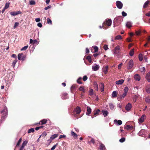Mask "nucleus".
Here are the masks:
<instances>
[{
  "instance_id": "nucleus-51",
  "label": "nucleus",
  "mask_w": 150,
  "mask_h": 150,
  "mask_svg": "<svg viewBox=\"0 0 150 150\" xmlns=\"http://www.w3.org/2000/svg\"><path fill=\"white\" fill-rule=\"evenodd\" d=\"M135 34L137 35H140L141 33L140 30L137 31L136 30L135 31Z\"/></svg>"
},
{
  "instance_id": "nucleus-25",
  "label": "nucleus",
  "mask_w": 150,
  "mask_h": 150,
  "mask_svg": "<svg viewBox=\"0 0 150 150\" xmlns=\"http://www.w3.org/2000/svg\"><path fill=\"white\" fill-rule=\"evenodd\" d=\"M102 112L103 113V115L105 117L107 116L108 115V112L106 110H102Z\"/></svg>"
},
{
  "instance_id": "nucleus-28",
  "label": "nucleus",
  "mask_w": 150,
  "mask_h": 150,
  "mask_svg": "<svg viewBox=\"0 0 150 150\" xmlns=\"http://www.w3.org/2000/svg\"><path fill=\"white\" fill-rule=\"evenodd\" d=\"M78 87L77 85L76 84L73 85L71 88V91H73L75 88Z\"/></svg>"
},
{
  "instance_id": "nucleus-58",
  "label": "nucleus",
  "mask_w": 150,
  "mask_h": 150,
  "mask_svg": "<svg viewBox=\"0 0 150 150\" xmlns=\"http://www.w3.org/2000/svg\"><path fill=\"white\" fill-rule=\"evenodd\" d=\"M88 79V77L86 76H83V79L84 81H86Z\"/></svg>"
},
{
  "instance_id": "nucleus-9",
  "label": "nucleus",
  "mask_w": 150,
  "mask_h": 150,
  "mask_svg": "<svg viewBox=\"0 0 150 150\" xmlns=\"http://www.w3.org/2000/svg\"><path fill=\"white\" fill-rule=\"evenodd\" d=\"M91 108L90 107L87 106V111L86 112V114L88 115L89 116L91 113Z\"/></svg>"
},
{
  "instance_id": "nucleus-23",
  "label": "nucleus",
  "mask_w": 150,
  "mask_h": 150,
  "mask_svg": "<svg viewBox=\"0 0 150 150\" xmlns=\"http://www.w3.org/2000/svg\"><path fill=\"white\" fill-rule=\"evenodd\" d=\"M146 78L149 82H150V73H148L147 74Z\"/></svg>"
},
{
  "instance_id": "nucleus-62",
  "label": "nucleus",
  "mask_w": 150,
  "mask_h": 150,
  "mask_svg": "<svg viewBox=\"0 0 150 150\" xmlns=\"http://www.w3.org/2000/svg\"><path fill=\"white\" fill-rule=\"evenodd\" d=\"M122 15L123 16L125 17L127 16V14L126 13H125L124 11H123L122 12Z\"/></svg>"
},
{
  "instance_id": "nucleus-64",
  "label": "nucleus",
  "mask_w": 150,
  "mask_h": 150,
  "mask_svg": "<svg viewBox=\"0 0 150 150\" xmlns=\"http://www.w3.org/2000/svg\"><path fill=\"white\" fill-rule=\"evenodd\" d=\"M40 19L39 18H36L35 19V21L36 22H38L40 21Z\"/></svg>"
},
{
  "instance_id": "nucleus-35",
  "label": "nucleus",
  "mask_w": 150,
  "mask_h": 150,
  "mask_svg": "<svg viewBox=\"0 0 150 150\" xmlns=\"http://www.w3.org/2000/svg\"><path fill=\"white\" fill-rule=\"evenodd\" d=\"M86 59L88 60L89 63H91L92 62L91 57L90 56H87L86 57Z\"/></svg>"
},
{
  "instance_id": "nucleus-17",
  "label": "nucleus",
  "mask_w": 150,
  "mask_h": 150,
  "mask_svg": "<svg viewBox=\"0 0 150 150\" xmlns=\"http://www.w3.org/2000/svg\"><path fill=\"white\" fill-rule=\"evenodd\" d=\"M103 71L105 74H106L108 71V66H106L103 69Z\"/></svg>"
},
{
  "instance_id": "nucleus-19",
  "label": "nucleus",
  "mask_w": 150,
  "mask_h": 150,
  "mask_svg": "<svg viewBox=\"0 0 150 150\" xmlns=\"http://www.w3.org/2000/svg\"><path fill=\"white\" fill-rule=\"evenodd\" d=\"M150 2L149 1H147L144 3L143 7L144 8H145L148 6Z\"/></svg>"
},
{
  "instance_id": "nucleus-56",
  "label": "nucleus",
  "mask_w": 150,
  "mask_h": 150,
  "mask_svg": "<svg viewBox=\"0 0 150 150\" xmlns=\"http://www.w3.org/2000/svg\"><path fill=\"white\" fill-rule=\"evenodd\" d=\"M47 22L48 24H52V21L51 19L49 18L47 19Z\"/></svg>"
},
{
  "instance_id": "nucleus-1",
  "label": "nucleus",
  "mask_w": 150,
  "mask_h": 150,
  "mask_svg": "<svg viewBox=\"0 0 150 150\" xmlns=\"http://www.w3.org/2000/svg\"><path fill=\"white\" fill-rule=\"evenodd\" d=\"M26 56L23 53L19 54L18 55V58L19 60L24 61L26 58Z\"/></svg>"
},
{
  "instance_id": "nucleus-42",
  "label": "nucleus",
  "mask_w": 150,
  "mask_h": 150,
  "mask_svg": "<svg viewBox=\"0 0 150 150\" xmlns=\"http://www.w3.org/2000/svg\"><path fill=\"white\" fill-rule=\"evenodd\" d=\"M17 62V59H15L13 61L12 64V66L13 67V68L14 67L15 65Z\"/></svg>"
},
{
  "instance_id": "nucleus-20",
  "label": "nucleus",
  "mask_w": 150,
  "mask_h": 150,
  "mask_svg": "<svg viewBox=\"0 0 150 150\" xmlns=\"http://www.w3.org/2000/svg\"><path fill=\"white\" fill-rule=\"evenodd\" d=\"M71 135L72 136L74 137L75 139L77 138V135L74 132L71 131Z\"/></svg>"
},
{
  "instance_id": "nucleus-63",
  "label": "nucleus",
  "mask_w": 150,
  "mask_h": 150,
  "mask_svg": "<svg viewBox=\"0 0 150 150\" xmlns=\"http://www.w3.org/2000/svg\"><path fill=\"white\" fill-rule=\"evenodd\" d=\"M52 7V6L51 5H49L47 7H46L45 8V9L47 10L49 8H50Z\"/></svg>"
},
{
  "instance_id": "nucleus-53",
  "label": "nucleus",
  "mask_w": 150,
  "mask_h": 150,
  "mask_svg": "<svg viewBox=\"0 0 150 150\" xmlns=\"http://www.w3.org/2000/svg\"><path fill=\"white\" fill-rule=\"evenodd\" d=\"M28 45L25 46H24V47H23L22 48H21V51L25 50L28 48Z\"/></svg>"
},
{
  "instance_id": "nucleus-13",
  "label": "nucleus",
  "mask_w": 150,
  "mask_h": 150,
  "mask_svg": "<svg viewBox=\"0 0 150 150\" xmlns=\"http://www.w3.org/2000/svg\"><path fill=\"white\" fill-rule=\"evenodd\" d=\"M134 78L136 80L138 81H139L140 79V77L138 74H136L134 75Z\"/></svg>"
},
{
  "instance_id": "nucleus-21",
  "label": "nucleus",
  "mask_w": 150,
  "mask_h": 150,
  "mask_svg": "<svg viewBox=\"0 0 150 150\" xmlns=\"http://www.w3.org/2000/svg\"><path fill=\"white\" fill-rule=\"evenodd\" d=\"M93 87L95 89L96 91H98V88L97 83L96 82H94L93 83Z\"/></svg>"
},
{
  "instance_id": "nucleus-50",
  "label": "nucleus",
  "mask_w": 150,
  "mask_h": 150,
  "mask_svg": "<svg viewBox=\"0 0 150 150\" xmlns=\"http://www.w3.org/2000/svg\"><path fill=\"white\" fill-rule=\"evenodd\" d=\"M52 139L50 137V139L47 140V144L48 145H49L52 142Z\"/></svg>"
},
{
  "instance_id": "nucleus-6",
  "label": "nucleus",
  "mask_w": 150,
  "mask_h": 150,
  "mask_svg": "<svg viewBox=\"0 0 150 150\" xmlns=\"http://www.w3.org/2000/svg\"><path fill=\"white\" fill-rule=\"evenodd\" d=\"M21 13L20 11H18L17 12L12 11L10 12V14L12 16H14Z\"/></svg>"
},
{
  "instance_id": "nucleus-54",
  "label": "nucleus",
  "mask_w": 150,
  "mask_h": 150,
  "mask_svg": "<svg viewBox=\"0 0 150 150\" xmlns=\"http://www.w3.org/2000/svg\"><path fill=\"white\" fill-rule=\"evenodd\" d=\"M125 140V138H122L120 139L119 140V141L121 143L123 142Z\"/></svg>"
},
{
  "instance_id": "nucleus-14",
  "label": "nucleus",
  "mask_w": 150,
  "mask_h": 150,
  "mask_svg": "<svg viewBox=\"0 0 150 150\" xmlns=\"http://www.w3.org/2000/svg\"><path fill=\"white\" fill-rule=\"evenodd\" d=\"M124 81L122 79L116 81L115 83L117 85H121L123 83Z\"/></svg>"
},
{
  "instance_id": "nucleus-48",
  "label": "nucleus",
  "mask_w": 150,
  "mask_h": 150,
  "mask_svg": "<svg viewBox=\"0 0 150 150\" xmlns=\"http://www.w3.org/2000/svg\"><path fill=\"white\" fill-rule=\"evenodd\" d=\"M29 3L30 5H34L35 4V1L33 0H31L30 1Z\"/></svg>"
},
{
  "instance_id": "nucleus-46",
  "label": "nucleus",
  "mask_w": 150,
  "mask_h": 150,
  "mask_svg": "<svg viewBox=\"0 0 150 150\" xmlns=\"http://www.w3.org/2000/svg\"><path fill=\"white\" fill-rule=\"evenodd\" d=\"M145 101L146 103H150V98L149 97H146Z\"/></svg>"
},
{
  "instance_id": "nucleus-12",
  "label": "nucleus",
  "mask_w": 150,
  "mask_h": 150,
  "mask_svg": "<svg viewBox=\"0 0 150 150\" xmlns=\"http://www.w3.org/2000/svg\"><path fill=\"white\" fill-rule=\"evenodd\" d=\"M146 117V115H143L140 118L139 121L140 123L143 122L144 120Z\"/></svg>"
},
{
  "instance_id": "nucleus-61",
  "label": "nucleus",
  "mask_w": 150,
  "mask_h": 150,
  "mask_svg": "<svg viewBox=\"0 0 150 150\" xmlns=\"http://www.w3.org/2000/svg\"><path fill=\"white\" fill-rule=\"evenodd\" d=\"M140 70L142 72H144L145 71V69L144 67H143Z\"/></svg>"
},
{
  "instance_id": "nucleus-60",
  "label": "nucleus",
  "mask_w": 150,
  "mask_h": 150,
  "mask_svg": "<svg viewBox=\"0 0 150 150\" xmlns=\"http://www.w3.org/2000/svg\"><path fill=\"white\" fill-rule=\"evenodd\" d=\"M103 48L105 50H107L108 49V46L106 45H105L103 46Z\"/></svg>"
},
{
  "instance_id": "nucleus-11",
  "label": "nucleus",
  "mask_w": 150,
  "mask_h": 150,
  "mask_svg": "<svg viewBox=\"0 0 150 150\" xmlns=\"http://www.w3.org/2000/svg\"><path fill=\"white\" fill-rule=\"evenodd\" d=\"M100 87V90L102 92L104 91V86L103 83H101L99 85Z\"/></svg>"
},
{
  "instance_id": "nucleus-4",
  "label": "nucleus",
  "mask_w": 150,
  "mask_h": 150,
  "mask_svg": "<svg viewBox=\"0 0 150 150\" xmlns=\"http://www.w3.org/2000/svg\"><path fill=\"white\" fill-rule=\"evenodd\" d=\"M116 4L117 7L119 9H121L122 8L123 6V4L120 1H117L116 2Z\"/></svg>"
},
{
  "instance_id": "nucleus-37",
  "label": "nucleus",
  "mask_w": 150,
  "mask_h": 150,
  "mask_svg": "<svg viewBox=\"0 0 150 150\" xmlns=\"http://www.w3.org/2000/svg\"><path fill=\"white\" fill-rule=\"evenodd\" d=\"M46 135H47L46 132H44L40 136L39 138H40L41 137L44 138Z\"/></svg>"
},
{
  "instance_id": "nucleus-8",
  "label": "nucleus",
  "mask_w": 150,
  "mask_h": 150,
  "mask_svg": "<svg viewBox=\"0 0 150 150\" xmlns=\"http://www.w3.org/2000/svg\"><path fill=\"white\" fill-rule=\"evenodd\" d=\"M126 93H123L122 94V95H120L118 97L117 99L118 100H121L123 98H124L127 95Z\"/></svg>"
},
{
  "instance_id": "nucleus-47",
  "label": "nucleus",
  "mask_w": 150,
  "mask_h": 150,
  "mask_svg": "<svg viewBox=\"0 0 150 150\" xmlns=\"http://www.w3.org/2000/svg\"><path fill=\"white\" fill-rule=\"evenodd\" d=\"M122 39V38L121 36L120 35H118L115 37V39L116 40H118Z\"/></svg>"
},
{
  "instance_id": "nucleus-49",
  "label": "nucleus",
  "mask_w": 150,
  "mask_h": 150,
  "mask_svg": "<svg viewBox=\"0 0 150 150\" xmlns=\"http://www.w3.org/2000/svg\"><path fill=\"white\" fill-rule=\"evenodd\" d=\"M10 3H6L5 4L4 8H6V9L8 8L9 6Z\"/></svg>"
},
{
  "instance_id": "nucleus-3",
  "label": "nucleus",
  "mask_w": 150,
  "mask_h": 150,
  "mask_svg": "<svg viewBox=\"0 0 150 150\" xmlns=\"http://www.w3.org/2000/svg\"><path fill=\"white\" fill-rule=\"evenodd\" d=\"M105 26L107 28V26H110L112 23V20L110 19H106L105 20Z\"/></svg>"
},
{
  "instance_id": "nucleus-7",
  "label": "nucleus",
  "mask_w": 150,
  "mask_h": 150,
  "mask_svg": "<svg viewBox=\"0 0 150 150\" xmlns=\"http://www.w3.org/2000/svg\"><path fill=\"white\" fill-rule=\"evenodd\" d=\"M132 107V105L130 103H128L126 105L125 109L127 111H129L130 110Z\"/></svg>"
},
{
  "instance_id": "nucleus-52",
  "label": "nucleus",
  "mask_w": 150,
  "mask_h": 150,
  "mask_svg": "<svg viewBox=\"0 0 150 150\" xmlns=\"http://www.w3.org/2000/svg\"><path fill=\"white\" fill-rule=\"evenodd\" d=\"M28 142V141L26 140H25L23 142V143L22 144V145L23 146H25L26 145L27 143Z\"/></svg>"
},
{
  "instance_id": "nucleus-43",
  "label": "nucleus",
  "mask_w": 150,
  "mask_h": 150,
  "mask_svg": "<svg viewBox=\"0 0 150 150\" xmlns=\"http://www.w3.org/2000/svg\"><path fill=\"white\" fill-rule=\"evenodd\" d=\"M129 90V88L128 87L126 86L124 89V93H127Z\"/></svg>"
},
{
  "instance_id": "nucleus-38",
  "label": "nucleus",
  "mask_w": 150,
  "mask_h": 150,
  "mask_svg": "<svg viewBox=\"0 0 150 150\" xmlns=\"http://www.w3.org/2000/svg\"><path fill=\"white\" fill-rule=\"evenodd\" d=\"M92 47L93 48L94 50V52H96L98 51V48L97 46H93Z\"/></svg>"
},
{
  "instance_id": "nucleus-31",
  "label": "nucleus",
  "mask_w": 150,
  "mask_h": 150,
  "mask_svg": "<svg viewBox=\"0 0 150 150\" xmlns=\"http://www.w3.org/2000/svg\"><path fill=\"white\" fill-rule=\"evenodd\" d=\"M115 122H117L119 125H121L122 123V122L120 120H114Z\"/></svg>"
},
{
  "instance_id": "nucleus-15",
  "label": "nucleus",
  "mask_w": 150,
  "mask_h": 150,
  "mask_svg": "<svg viewBox=\"0 0 150 150\" xmlns=\"http://www.w3.org/2000/svg\"><path fill=\"white\" fill-rule=\"evenodd\" d=\"M99 66L98 65H96L95 66H93L92 68L93 70L96 71L99 69Z\"/></svg>"
},
{
  "instance_id": "nucleus-40",
  "label": "nucleus",
  "mask_w": 150,
  "mask_h": 150,
  "mask_svg": "<svg viewBox=\"0 0 150 150\" xmlns=\"http://www.w3.org/2000/svg\"><path fill=\"white\" fill-rule=\"evenodd\" d=\"M35 131L34 129L33 128H32L29 129L28 131V133H30L31 132H34Z\"/></svg>"
},
{
  "instance_id": "nucleus-29",
  "label": "nucleus",
  "mask_w": 150,
  "mask_h": 150,
  "mask_svg": "<svg viewBox=\"0 0 150 150\" xmlns=\"http://www.w3.org/2000/svg\"><path fill=\"white\" fill-rule=\"evenodd\" d=\"M82 78L81 77H80L77 80V83L79 84H82L83 83L81 82Z\"/></svg>"
},
{
  "instance_id": "nucleus-34",
  "label": "nucleus",
  "mask_w": 150,
  "mask_h": 150,
  "mask_svg": "<svg viewBox=\"0 0 150 150\" xmlns=\"http://www.w3.org/2000/svg\"><path fill=\"white\" fill-rule=\"evenodd\" d=\"M67 93H64L62 95V99H65L67 98Z\"/></svg>"
},
{
  "instance_id": "nucleus-39",
  "label": "nucleus",
  "mask_w": 150,
  "mask_h": 150,
  "mask_svg": "<svg viewBox=\"0 0 150 150\" xmlns=\"http://www.w3.org/2000/svg\"><path fill=\"white\" fill-rule=\"evenodd\" d=\"M126 26L127 27L130 28L132 26V24L130 22H127L126 23Z\"/></svg>"
},
{
  "instance_id": "nucleus-2",
  "label": "nucleus",
  "mask_w": 150,
  "mask_h": 150,
  "mask_svg": "<svg viewBox=\"0 0 150 150\" xmlns=\"http://www.w3.org/2000/svg\"><path fill=\"white\" fill-rule=\"evenodd\" d=\"M100 112V110L99 109H95L93 112V115L91 116L92 118H93L95 117L98 115Z\"/></svg>"
},
{
  "instance_id": "nucleus-5",
  "label": "nucleus",
  "mask_w": 150,
  "mask_h": 150,
  "mask_svg": "<svg viewBox=\"0 0 150 150\" xmlns=\"http://www.w3.org/2000/svg\"><path fill=\"white\" fill-rule=\"evenodd\" d=\"M133 66V62L132 60H130L128 64L127 68L128 69H131Z\"/></svg>"
},
{
  "instance_id": "nucleus-22",
  "label": "nucleus",
  "mask_w": 150,
  "mask_h": 150,
  "mask_svg": "<svg viewBox=\"0 0 150 150\" xmlns=\"http://www.w3.org/2000/svg\"><path fill=\"white\" fill-rule=\"evenodd\" d=\"M47 120L46 119H44L41 120L39 122V124H41L42 125L45 124L47 123Z\"/></svg>"
},
{
  "instance_id": "nucleus-32",
  "label": "nucleus",
  "mask_w": 150,
  "mask_h": 150,
  "mask_svg": "<svg viewBox=\"0 0 150 150\" xmlns=\"http://www.w3.org/2000/svg\"><path fill=\"white\" fill-rule=\"evenodd\" d=\"M58 136V134H54L52 135L50 137L52 139V140L54 139L55 138L57 137Z\"/></svg>"
},
{
  "instance_id": "nucleus-57",
  "label": "nucleus",
  "mask_w": 150,
  "mask_h": 150,
  "mask_svg": "<svg viewBox=\"0 0 150 150\" xmlns=\"http://www.w3.org/2000/svg\"><path fill=\"white\" fill-rule=\"evenodd\" d=\"M89 142L90 143H91V142L93 144H94L95 143L94 139H93L92 138H91V140Z\"/></svg>"
},
{
  "instance_id": "nucleus-55",
  "label": "nucleus",
  "mask_w": 150,
  "mask_h": 150,
  "mask_svg": "<svg viewBox=\"0 0 150 150\" xmlns=\"http://www.w3.org/2000/svg\"><path fill=\"white\" fill-rule=\"evenodd\" d=\"M19 23L18 22H16L15 23L14 26H13V28H16V27L19 25Z\"/></svg>"
},
{
  "instance_id": "nucleus-18",
  "label": "nucleus",
  "mask_w": 150,
  "mask_h": 150,
  "mask_svg": "<svg viewBox=\"0 0 150 150\" xmlns=\"http://www.w3.org/2000/svg\"><path fill=\"white\" fill-rule=\"evenodd\" d=\"M133 128V127L132 126H130L129 125H127L125 127V128L127 130L129 129H131Z\"/></svg>"
},
{
  "instance_id": "nucleus-36",
  "label": "nucleus",
  "mask_w": 150,
  "mask_h": 150,
  "mask_svg": "<svg viewBox=\"0 0 150 150\" xmlns=\"http://www.w3.org/2000/svg\"><path fill=\"white\" fill-rule=\"evenodd\" d=\"M134 49H133L132 50H131L129 52V55L131 56H132L134 55Z\"/></svg>"
},
{
  "instance_id": "nucleus-59",
  "label": "nucleus",
  "mask_w": 150,
  "mask_h": 150,
  "mask_svg": "<svg viewBox=\"0 0 150 150\" xmlns=\"http://www.w3.org/2000/svg\"><path fill=\"white\" fill-rule=\"evenodd\" d=\"M57 145L58 144H57L55 145H54L53 147H52V148L51 149V150H54V149Z\"/></svg>"
},
{
  "instance_id": "nucleus-26",
  "label": "nucleus",
  "mask_w": 150,
  "mask_h": 150,
  "mask_svg": "<svg viewBox=\"0 0 150 150\" xmlns=\"http://www.w3.org/2000/svg\"><path fill=\"white\" fill-rule=\"evenodd\" d=\"M79 91H82L84 93L85 92V89L83 86H80L79 88Z\"/></svg>"
},
{
  "instance_id": "nucleus-44",
  "label": "nucleus",
  "mask_w": 150,
  "mask_h": 150,
  "mask_svg": "<svg viewBox=\"0 0 150 150\" xmlns=\"http://www.w3.org/2000/svg\"><path fill=\"white\" fill-rule=\"evenodd\" d=\"M93 94V91L92 89H91L89 91V95L90 96H92Z\"/></svg>"
},
{
  "instance_id": "nucleus-10",
  "label": "nucleus",
  "mask_w": 150,
  "mask_h": 150,
  "mask_svg": "<svg viewBox=\"0 0 150 150\" xmlns=\"http://www.w3.org/2000/svg\"><path fill=\"white\" fill-rule=\"evenodd\" d=\"M120 50V46L118 45L114 49V53L115 54H117L119 52L118 51Z\"/></svg>"
},
{
  "instance_id": "nucleus-41",
  "label": "nucleus",
  "mask_w": 150,
  "mask_h": 150,
  "mask_svg": "<svg viewBox=\"0 0 150 150\" xmlns=\"http://www.w3.org/2000/svg\"><path fill=\"white\" fill-rule=\"evenodd\" d=\"M139 58L140 61H142L143 60V55L142 54H139Z\"/></svg>"
},
{
  "instance_id": "nucleus-45",
  "label": "nucleus",
  "mask_w": 150,
  "mask_h": 150,
  "mask_svg": "<svg viewBox=\"0 0 150 150\" xmlns=\"http://www.w3.org/2000/svg\"><path fill=\"white\" fill-rule=\"evenodd\" d=\"M22 140V139L21 138H20L19 139V140L16 145V147L20 145V143H21V142Z\"/></svg>"
},
{
  "instance_id": "nucleus-27",
  "label": "nucleus",
  "mask_w": 150,
  "mask_h": 150,
  "mask_svg": "<svg viewBox=\"0 0 150 150\" xmlns=\"http://www.w3.org/2000/svg\"><path fill=\"white\" fill-rule=\"evenodd\" d=\"M100 150H105L106 149L105 146L104 144H101L100 146Z\"/></svg>"
},
{
  "instance_id": "nucleus-33",
  "label": "nucleus",
  "mask_w": 150,
  "mask_h": 150,
  "mask_svg": "<svg viewBox=\"0 0 150 150\" xmlns=\"http://www.w3.org/2000/svg\"><path fill=\"white\" fill-rule=\"evenodd\" d=\"M105 22H104L103 23L102 25V26H99V28L100 29H101L102 28H103L104 29H106L107 28H106V27H105Z\"/></svg>"
},
{
  "instance_id": "nucleus-16",
  "label": "nucleus",
  "mask_w": 150,
  "mask_h": 150,
  "mask_svg": "<svg viewBox=\"0 0 150 150\" xmlns=\"http://www.w3.org/2000/svg\"><path fill=\"white\" fill-rule=\"evenodd\" d=\"M146 92L148 93H150V84L147 85L146 88Z\"/></svg>"
},
{
  "instance_id": "nucleus-24",
  "label": "nucleus",
  "mask_w": 150,
  "mask_h": 150,
  "mask_svg": "<svg viewBox=\"0 0 150 150\" xmlns=\"http://www.w3.org/2000/svg\"><path fill=\"white\" fill-rule=\"evenodd\" d=\"M75 112L77 114H79L81 112L80 108L79 107H76V109Z\"/></svg>"
},
{
  "instance_id": "nucleus-30",
  "label": "nucleus",
  "mask_w": 150,
  "mask_h": 150,
  "mask_svg": "<svg viewBox=\"0 0 150 150\" xmlns=\"http://www.w3.org/2000/svg\"><path fill=\"white\" fill-rule=\"evenodd\" d=\"M117 93L116 91H114L112 93V98H115L117 97Z\"/></svg>"
}]
</instances>
